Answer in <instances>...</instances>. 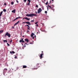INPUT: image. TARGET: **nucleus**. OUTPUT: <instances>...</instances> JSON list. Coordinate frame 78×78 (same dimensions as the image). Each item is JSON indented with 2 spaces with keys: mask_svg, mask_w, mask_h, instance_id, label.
Returning a JSON list of instances; mask_svg holds the SVG:
<instances>
[{
  "mask_svg": "<svg viewBox=\"0 0 78 78\" xmlns=\"http://www.w3.org/2000/svg\"><path fill=\"white\" fill-rule=\"evenodd\" d=\"M44 53H42L40 55V58H42V55H44Z\"/></svg>",
  "mask_w": 78,
  "mask_h": 78,
  "instance_id": "nucleus-6",
  "label": "nucleus"
},
{
  "mask_svg": "<svg viewBox=\"0 0 78 78\" xmlns=\"http://www.w3.org/2000/svg\"><path fill=\"white\" fill-rule=\"evenodd\" d=\"M30 2H29L27 4V5H30Z\"/></svg>",
  "mask_w": 78,
  "mask_h": 78,
  "instance_id": "nucleus-34",
  "label": "nucleus"
},
{
  "mask_svg": "<svg viewBox=\"0 0 78 78\" xmlns=\"http://www.w3.org/2000/svg\"><path fill=\"white\" fill-rule=\"evenodd\" d=\"M31 22H34V20H31Z\"/></svg>",
  "mask_w": 78,
  "mask_h": 78,
  "instance_id": "nucleus-48",
  "label": "nucleus"
},
{
  "mask_svg": "<svg viewBox=\"0 0 78 78\" xmlns=\"http://www.w3.org/2000/svg\"><path fill=\"white\" fill-rule=\"evenodd\" d=\"M7 71H8V69H7L5 68L4 69L3 71V73L4 75L5 73H6L7 72Z\"/></svg>",
  "mask_w": 78,
  "mask_h": 78,
  "instance_id": "nucleus-2",
  "label": "nucleus"
},
{
  "mask_svg": "<svg viewBox=\"0 0 78 78\" xmlns=\"http://www.w3.org/2000/svg\"><path fill=\"white\" fill-rule=\"evenodd\" d=\"M11 5H13V4H14V2H11Z\"/></svg>",
  "mask_w": 78,
  "mask_h": 78,
  "instance_id": "nucleus-24",
  "label": "nucleus"
},
{
  "mask_svg": "<svg viewBox=\"0 0 78 78\" xmlns=\"http://www.w3.org/2000/svg\"><path fill=\"white\" fill-rule=\"evenodd\" d=\"M39 63H37L36 65V66L37 67V68H36V69H37V68H38V67H39Z\"/></svg>",
  "mask_w": 78,
  "mask_h": 78,
  "instance_id": "nucleus-13",
  "label": "nucleus"
},
{
  "mask_svg": "<svg viewBox=\"0 0 78 78\" xmlns=\"http://www.w3.org/2000/svg\"><path fill=\"white\" fill-rule=\"evenodd\" d=\"M7 36L9 37H11V34H10L8 32H7L6 33V34H5V36L6 37Z\"/></svg>",
  "mask_w": 78,
  "mask_h": 78,
  "instance_id": "nucleus-3",
  "label": "nucleus"
},
{
  "mask_svg": "<svg viewBox=\"0 0 78 78\" xmlns=\"http://www.w3.org/2000/svg\"><path fill=\"white\" fill-rule=\"evenodd\" d=\"M16 20V19H15L14 20H13L12 21V22H14V21H15Z\"/></svg>",
  "mask_w": 78,
  "mask_h": 78,
  "instance_id": "nucleus-39",
  "label": "nucleus"
},
{
  "mask_svg": "<svg viewBox=\"0 0 78 78\" xmlns=\"http://www.w3.org/2000/svg\"><path fill=\"white\" fill-rule=\"evenodd\" d=\"M29 27L30 28V26H29V25H26L25 26L26 27Z\"/></svg>",
  "mask_w": 78,
  "mask_h": 78,
  "instance_id": "nucleus-19",
  "label": "nucleus"
},
{
  "mask_svg": "<svg viewBox=\"0 0 78 78\" xmlns=\"http://www.w3.org/2000/svg\"><path fill=\"white\" fill-rule=\"evenodd\" d=\"M18 19H20V18H22V17H18Z\"/></svg>",
  "mask_w": 78,
  "mask_h": 78,
  "instance_id": "nucleus-36",
  "label": "nucleus"
},
{
  "mask_svg": "<svg viewBox=\"0 0 78 78\" xmlns=\"http://www.w3.org/2000/svg\"><path fill=\"white\" fill-rule=\"evenodd\" d=\"M10 53L11 54H12V51H10Z\"/></svg>",
  "mask_w": 78,
  "mask_h": 78,
  "instance_id": "nucleus-43",
  "label": "nucleus"
},
{
  "mask_svg": "<svg viewBox=\"0 0 78 78\" xmlns=\"http://www.w3.org/2000/svg\"><path fill=\"white\" fill-rule=\"evenodd\" d=\"M12 28H14V27H12Z\"/></svg>",
  "mask_w": 78,
  "mask_h": 78,
  "instance_id": "nucleus-52",
  "label": "nucleus"
},
{
  "mask_svg": "<svg viewBox=\"0 0 78 78\" xmlns=\"http://www.w3.org/2000/svg\"><path fill=\"white\" fill-rule=\"evenodd\" d=\"M32 37V39H34V37L33 36V37Z\"/></svg>",
  "mask_w": 78,
  "mask_h": 78,
  "instance_id": "nucleus-42",
  "label": "nucleus"
},
{
  "mask_svg": "<svg viewBox=\"0 0 78 78\" xmlns=\"http://www.w3.org/2000/svg\"><path fill=\"white\" fill-rule=\"evenodd\" d=\"M25 44H26V45H29V44H27V43H25L24 47H26V46L25 45Z\"/></svg>",
  "mask_w": 78,
  "mask_h": 78,
  "instance_id": "nucleus-17",
  "label": "nucleus"
},
{
  "mask_svg": "<svg viewBox=\"0 0 78 78\" xmlns=\"http://www.w3.org/2000/svg\"><path fill=\"white\" fill-rule=\"evenodd\" d=\"M3 42H7V40H3Z\"/></svg>",
  "mask_w": 78,
  "mask_h": 78,
  "instance_id": "nucleus-20",
  "label": "nucleus"
},
{
  "mask_svg": "<svg viewBox=\"0 0 78 78\" xmlns=\"http://www.w3.org/2000/svg\"><path fill=\"white\" fill-rule=\"evenodd\" d=\"M0 18H1V17L0 16Z\"/></svg>",
  "mask_w": 78,
  "mask_h": 78,
  "instance_id": "nucleus-57",
  "label": "nucleus"
},
{
  "mask_svg": "<svg viewBox=\"0 0 78 78\" xmlns=\"http://www.w3.org/2000/svg\"><path fill=\"white\" fill-rule=\"evenodd\" d=\"M30 44H32L31 43H30Z\"/></svg>",
  "mask_w": 78,
  "mask_h": 78,
  "instance_id": "nucleus-50",
  "label": "nucleus"
},
{
  "mask_svg": "<svg viewBox=\"0 0 78 78\" xmlns=\"http://www.w3.org/2000/svg\"><path fill=\"white\" fill-rule=\"evenodd\" d=\"M42 9L43 10H44V7H42Z\"/></svg>",
  "mask_w": 78,
  "mask_h": 78,
  "instance_id": "nucleus-32",
  "label": "nucleus"
},
{
  "mask_svg": "<svg viewBox=\"0 0 78 78\" xmlns=\"http://www.w3.org/2000/svg\"><path fill=\"white\" fill-rule=\"evenodd\" d=\"M18 19H19V18H18V17L16 18L15 19H16V20H17Z\"/></svg>",
  "mask_w": 78,
  "mask_h": 78,
  "instance_id": "nucleus-35",
  "label": "nucleus"
},
{
  "mask_svg": "<svg viewBox=\"0 0 78 78\" xmlns=\"http://www.w3.org/2000/svg\"><path fill=\"white\" fill-rule=\"evenodd\" d=\"M12 42V39L10 41V43H11V42Z\"/></svg>",
  "mask_w": 78,
  "mask_h": 78,
  "instance_id": "nucleus-40",
  "label": "nucleus"
},
{
  "mask_svg": "<svg viewBox=\"0 0 78 78\" xmlns=\"http://www.w3.org/2000/svg\"><path fill=\"white\" fill-rule=\"evenodd\" d=\"M35 13L36 14H37V12H36Z\"/></svg>",
  "mask_w": 78,
  "mask_h": 78,
  "instance_id": "nucleus-46",
  "label": "nucleus"
},
{
  "mask_svg": "<svg viewBox=\"0 0 78 78\" xmlns=\"http://www.w3.org/2000/svg\"><path fill=\"white\" fill-rule=\"evenodd\" d=\"M15 59H16V58H17V56H15Z\"/></svg>",
  "mask_w": 78,
  "mask_h": 78,
  "instance_id": "nucleus-45",
  "label": "nucleus"
},
{
  "mask_svg": "<svg viewBox=\"0 0 78 78\" xmlns=\"http://www.w3.org/2000/svg\"><path fill=\"white\" fill-rule=\"evenodd\" d=\"M3 13V11H2L1 12H0V16H2V14Z\"/></svg>",
  "mask_w": 78,
  "mask_h": 78,
  "instance_id": "nucleus-16",
  "label": "nucleus"
},
{
  "mask_svg": "<svg viewBox=\"0 0 78 78\" xmlns=\"http://www.w3.org/2000/svg\"><path fill=\"white\" fill-rule=\"evenodd\" d=\"M21 40H20V42H24V43H25V41H24L23 40V38H22L21 39Z\"/></svg>",
  "mask_w": 78,
  "mask_h": 78,
  "instance_id": "nucleus-7",
  "label": "nucleus"
},
{
  "mask_svg": "<svg viewBox=\"0 0 78 78\" xmlns=\"http://www.w3.org/2000/svg\"><path fill=\"white\" fill-rule=\"evenodd\" d=\"M52 2H53V1H54V0H52Z\"/></svg>",
  "mask_w": 78,
  "mask_h": 78,
  "instance_id": "nucleus-54",
  "label": "nucleus"
},
{
  "mask_svg": "<svg viewBox=\"0 0 78 78\" xmlns=\"http://www.w3.org/2000/svg\"><path fill=\"white\" fill-rule=\"evenodd\" d=\"M19 22H20V20L18 21L16 23H15L14 25V26L16 25H17V24H18V23H19Z\"/></svg>",
  "mask_w": 78,
  "mask_h": 78,
  "instance_id": "nucleus-9",
  "label": "nucleus"
},
{
  "mask_svg": "<svg viewBox=\"0 0 78 78\" xmlns=\"http://www.w3.org/2000/svg\"><path fill=\"white\" fill-rule=\"evenodd\" d=\"M43 51H41V53H43Z\"/></svg>",
  "mask_w": 78,
  "mask_h": 78,
  "instance_id": "nucleus-55",
  "label": "nucleus"
},
{
  "mask_svg": "<svg viewBox=\"0 0 78 78\" xmlns=\"http://www.w3.org/2000/svg\"><path fill=\"white\" fill-rule=\"evenodd\" d=\"M47 9H48V7H47Z\"/></svg>",
  "mask_w": 78,
  "mask_h": 78,
  "instance_id": "nucleus-53",
  "label": "nucleus"
},
{
  "mask_svg": "<svg viewBox=\"0 0 78 78\" xmlns=\"http://www.w3.org/2000/svg\"><path fill=\"white\" fill-rule=\"evenodd\" d=\"M27 1H28L29 3H30V2H31V1H30V0H27Z\"/></svg>",
  "mask_w": 78,
  "mask_h": 78,
  "instance_id": "nucleus-25",
  "label": "nucleus"
},
{
  "mask_svg": "<svg viewBox=\"0 0 78 78\" xmlns=\"http://www.w3.org/2000/svg\"><path fill=\"white\" fill-rule=\"evenodd\" d=\"M27 33H28V32H29V30H27Z\"/></svg>",
  "mask_w": 78,
  "mask_h": 78,
  "instance_id": "nucleus-41",
  "label": "nucleus"
},
{
  "mask_svg": "<svg viewBox=\"0 0 78 78\" xmlns=\"http://www.w3.org/2000/svg\"><path fill=\"white\" fill-rule=\"evenodd\" d=\"M16 2H17V3H19V2L18 1V0H17Z\"/></svg>",
  "mask_w": 78,
  "mask_h": 78,
  "instance_id": "nucleus-47",
  "label": "nucleus"
},
{
  "mask_svg": "<svg viewBox=\"0 0 78 78\" xmlns=\"http://www.w3.org/2000/svg\"><path fill=\"white\" fill-rule=\"evenodd\" d=\"M44 12L45 14H47V11H45Z\"/></svg>",
  "mask_w": 78,
  "mask_h": 78,
  "instance_id": "nucleus-26",
  "label": "nucleus"
},
{
  "mask_svg": "<svg viewBox=\"0 0 78 78\" xmlns=\"http://www.w3.org/2000/svg\"><path fill=\"white\" fill-rule=\"evenodd\" d=\"M3 11H4V12H6V10L5 9H3Z\"/></svg>",
  "mask_w": 78,
  "mask_h": 78,
  "instance_id": "nucleus-23",
  "label": "nucleus"
},
{
  "mask_svg": "<svg viewBox=\"0 0 78 78\" xmlns=\"http://www.w3.org/2000/svg\"><path fill=\"white\" fill-rule=\"evenodd\" d=\"M7 44L8 46H9V44L8 43H7Z\"/></svg>",
  "mask_w": 78,
  "mask_h": 78,
  "instance_id": "nucleus-33",
  "label": "nucleus"
},
{
  "mask_svg": "<svg viewBox=\"0 0 78 78\" xmlns=\"http://www.w3.org/2000/svg\"><path fill=\"white\" fill-rule=\"evenodd\" d=\"M36 8H38V5H36Z\"/></svg>",
  "mask_w": 78,
  "mask_h": 78,
  "instance_id": "nucleus-29",
  "label": "nucleus"
},
{
  "mask_svg": "<svg viewBox=\"0 0 78 78\" xmlns=\"http://www.w3.org/2000/svg\"><path fill=\"white\" fill-rule=\"evenodd\" d=\"M25 41H26L27 42H29V40H28V39H25Z\"/></svg>",
  "mask_w": 78,
  "mask_h": 78,
  "instance_id": "nucleus-11",
  "label": "nucleus"
},
{
  "mask_svg": "<svg viewBox=\"0 0 78 78\" xmlns=\"http://www.w3.org/2000/svg\"><path fill=\"white\" fill-rule=\"evenodd\" d=\"M27 23V24H28V25H31V23L29 22H25L23 23Z\"/></svg>",
  "mask_w": 78,
  "mask_h": 78,
  "instance_id": "nucleus-5",
  "label": "nucleus"
},
{
  "mask_svg": "<svg viewBox=\"0 0 78 78\" xmlns=\"http://www.w3.org/2000/svg\"><path fill=\"white\" fill-rule=\"evenodd\" d=\"M26 19V20H30V18H28L27 17H25L23 19Z\"/></svg>",
  "mask_w": 78,
  "mask_h": 78,
  "instance_id": "nucleus-8",
  "label": "nucleus"
},
{
  "mask_svg": "<svg viewBox=\"0 0 78 78\" xmlns=\"http://www.w3.org/2000/svg\"><path fill=\"white\" fill-rule=\"evenodd\" d=\"M4 5H6V3H4Z\"/></svg>",
  "mask_w": 78,
  "mask_h": 78,
  "instance_id": "nucleus-44",
  "label": "nucleus"
},
{
  "mask_svg": "<svg viewBox=\"0 0 78 78\" xmlns=\"http://www.w3.org/2000/svg\"><path fill=\"white\" fill-rule=\"evenodd\" d=\"M30 27H27V30H30Z\"/></svg>",
  "mask_w": 78,
  "mask_h": 78,
  "instance_id": "nucleus-27",
  "label": "nucleus"
},
{
  "mask_svg": "<svg viewBox=\"0 0 78 78\" xmlns=\"http://www.w3.org/2000/svg\"><path fill=\"white\" fill-rule=\"evenodd\" d=\"M23 37H24V36H23Z\"/></svg>",
  "mask_w": 78,
  "mask_h": 78,
  "instance_id": "nucleus-58",
  "label": "nucleus"
},
{
  "mask_svg": "<svg viewBox=\"0 0 78 78\" xmlns=\"http://www.w3.org/2000/svg\"><path fill=\"white\" fill-rule=\"evenodd\" d=\"M48 1H47V2L45 3V5H47L48 4Z\"/></svg>",
  "mask_w": 78,
  "mask_h": 78,
  "instance_id": "nucleus-22",
  "label": "nucleus"
},
{
  "mask_svg": "<svg viewBox=\"0 0 78 78\" xmlns=\"http://www.w3.org/2000/svg\"><path fill=\"white\" fill-rule=\"evenodd\" d=\"M33 42H34V41H32L31 43L32 44H33Z\"/></svg>",
  "mask_w": 78,
  "mask_h": 78,
  "instance_id": "nucleus-37",
  "label": "nucleus"
},
{
  "mask_svg": "<svg viewBox=\"0 0 78 78\" xmlns=\"http://www.w3.org/2000/svg\"><path fill=\"white\" fill-rule=\"evenodd\" d=\"M51 6V7L52 8H54V5H52Z\"/></svg>",
  "mask_w": 78,
  "mask_h": 78,
  "instance_id": "nucleus-21",
  "label": "nucleus"
},
{
  "mask_svg": "<svg viewBox=\"0 0 78 78\" xmlns=\"http://www.w3.org/2000/svg\"><path fill=\"white\" fill-rule=\"evenodd\" d=\"M12 53L13 54L15 53V52L14 51H12Z\"/></svg>",
  "mask_w": 78,
  "mask_h": 78,
  "instance_id": "nucleus-28",
  "label": "nucleus"
},
{
  "mask_svg": "<svg viewBox=\"0 0 78 78\" xmlns=\"http://www.w3.org/2000/svg\"><path fill=\"white\" fill-rule=\"evenodd\" d=\"M34 33H32L31 34V37H33V36H34Z\"/></svg>",
  "mask_w": 78,
  "mask_h": 78,
  "instance_id": "nucleus-15",
  "label": "nucleus"
},
{
  "mask_svg": "<svg viewBox=\"0 0 78 78\" xmlns=\"http://www.w3.org/2000/svg\"><path fill=\"white\" fill-rule=\"evenodd\" d=\"M34 36H35V37H36V35H35Z\"/></svg>",
  "mask_w": 78,
  "mask_h": 78,
  "instance_id": "nucleus-56",
  "label": "nucleus"
},
{
  "mask_svg": "<svg viewBox=\"0 0 78 78\" xmlns=\"http://www.w3.org/2000/svg\"><path fill=\"white\" fill-rule=\"evenodd\" d=\"M37 23H38V22H36V23H35V24L36 25V24H37Z\"/></svg>",
  "mask_w": 78,
  "mask_h": 78,
  "instance_id": "nucleus-30",
  "label": "nucleus"
},
{
  "mask_svg": "<svg viewBox=\"0 0 78 78\" xmlns=\"http://www.w3.org/2000/svg\"><path fill=\"white\" fill-rule=\"evenodd\" d=\"M52 9V10H54V11H55V10L54 9H52H52Z\"/></svg>",
  "mask_w": 78,
  "mask_h": 78,
  "instance_id": "nucleus-38",
  "label": "nucleus"
},
{
  "mask_svg": "<svg viewBox=\"0 0 78 78\" xmlns=\"http://www.w3.org/2000/svg\"><path fill=\"white\" fill-rule=\"evenodd\" d=\"M48 7H49V8H50V9H52V8L51 7V6H50L49 5H48Z\"/></svg>",
  "mask_w": 78,
  "mask_h": 78,
  "instance_id": "nucleus-12",
  "label": "nucleus"
},
{
  "mask_svg": "<svg viewBox=\"0 0 78 78\" xmlns=\"http://www.w3.org/2000/svg\"><path fill=\"white\" fill-rule=\"evenodd\" d=\"M26 16H28L29 17H31V16H37V15L33 13H32L31 14H27L26 15Z\"/></svg>",
  "mask_w": 78,
  "mask_h": 78,
  "instance_id": "nucleus-1",
  "label": "nucleus"
},
{
  "mask_svg": "<svg viewBox=\"0 0 78 78\" xmlns=\"http://www.w3.org/2000/svg\"><path fill=\"white\" fill-rule=\"evenodd\" d=\"M27 66L25 65H23V69H25L26 68H27Z\"/></svg>",
  "mask_w": 78,
  "mask_h": 78,
  "instance_id": "nucleus-10",
  "label": "nucleus"
},
{
  "mask_svg": "<svg viewBox=\"0 0 78 78\" xmlns=\"http://www.w3.org/2000/svg\"><path fill=\"white\" fill-rule=\"evenodd\" d=\"M42 9H41V8H39L37 10V13H38V14H39V13L42 12Z\"/></svg>",
  "mask_w": 78,
  "mask_h": 78,
  "instance_id": "nucleus-4",
  "label": "nucleus"
},
{
  "mask_svg": "<svg viewBox=\"0 0 78 78\" xmlns=\"http://www.w3.org/2000/svg\"><path fill=\"white\" fill-rule=\"evenodd\" d=\"M27 0H24L25 3V2H27Z\"/></svg>",
  "mask_w": 78,
  "mask_h": 78,
  "instance_id": "nucleus-31",
  "label": "nucleus"
},
{
  "mask_svg": "<svg viewBox=\"0 0 78 78\" xmlns=\"http://www.w3.org/2000/svg\"><path fill=\"white\" fill-rule=\"evenodd\" d=\"M16 12V9H14V10L12 11V12H13L14 13H15Z\"/></svg>",
  "mask_w": 78,
  "mask_h": 78,
  "instance_id": "nucleus-14",
  "label": "nucleus"
},
{
  "mask_svg": "<svg viewBox=\"0 0 78 78\" xmlns=\"http://www.w3.org/2000/svg\"><path fill=\"white\" fill-rule=\"evenodd\" d=\"M51 3V1H50V3H49V4H50V3Z\"/></svg>",
  "mask_w": 78,
  "mask_h": 78,
  "instance_id": "nucleus-51",
  "label": "nucleus"
},
{
  "mask_svg": "<svg viewBox=\"0 0 78 78\" xmlns=\"http://www.w3.org/2000/svg\"><path fill=\"white\" fill-rule=\"evenodd\" d=\"M3 31H4L3 30H2L1 31H0V34H1V33H3Z\"/></svg>",
  "mask_w": 78,
  "mask_h": 78,
  "instance_id": "nucleus-18",
  "label": "nucleus"
},
{
  "mask_svg": "<svg viewBox=\"0 0 78 78\" xmlns=\"http://www.w3.org/2000/svg\"><path fill=\"white\" fill-rule=\"evenodd\" d=\"M36 26H37V27H38V24H36Z\"/></svg>",
  "mask_w": 78,
  "mask_h": 78,
  "instance_id": "nucleus-49",
  "label": "nucleus"
}]
</instances>
